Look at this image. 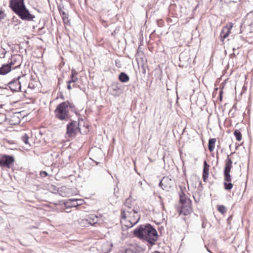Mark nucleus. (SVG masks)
<instances>
[{"instance_id": "obj_1", "label": "nucleus", "mask_w": 253, "mask_h": 253, "mask_svg": "<svg viewBox=\"0 0 253 253\" xmlns=\"http://www.w3.org/2000/svg\"><path fill=\"white\" fill-rule=\"evenodd\" d=\"M134 235L146 241L151 246L154 245L158 238L157 230L150 224L141 225L133 231Z\"/></svg>"}, {"instance_id": "obj_2", "label": "nucleus", "mask_w": 253, "mask_h": 253, "mask_svg": "<svg viewBox=\"0 0 253 253\" xmlns=\"http://www.w3.org/2000/svg\"><path fill=\"white\" fill-rule=\"evenodd\" d=\"M10 7L22 19L33 21L35 16L30 13L24 4V0H10Z\"/></svg>"}, {"instance_id": "obj_3", "label": "nucleus", "mask_w": 253, "mask_h": 253, "mask_svg": "<svg viewBox=\"0 0 253 253\" xmlns=\"http://www.w3.org/2000/svg\"><path fill=\"white\" fill-rule=\"evenodd\" d=\"M121 222L127 228H131L140 219V215L135 209H124L121 212Z\"/></svg>"}, {"instance_id": "obj_4", "label": "nucleus", "mask_w": 253, "mask_h": 253, "mask_svg": "<svg viewBox=\"0 0 253 253\" xmlns=\"http://www.w3.org/2000/svg\"><path fill=\"white\" fill-rule=\"evenodd\" d=\"M69 108L73 109L74 106L68 102H63L58 105L54 111L56 118L64 122L70 120L71 116L69 112Z\"/></svg>"}, {"instance_id": "obj_5", "label": "nucleus", "mask_w": 253, "mask_h": 253, "mask_svg": "<svg viewBox=\"0 0 253 253\" xmlns=\"http://www.w3.org/2000/svg\"><path fill=\"white\" fill-rule=\"evenodd\" d=\"M180 188V192L179 193V203L180 207L178 210L179 214H183L184 215H188L192 212V208L191 206V200L187 197L183 191V188L181 186H179Z\"/></svg>"}, {"instance_id": "obj_6", "label": "nucleus", "mask_w": 253, "mask_h": 253, "mask_svg": "<svg viewBox=\"0 0 253 253\" xmlns=\"http://www.w3.org/2000/svg\"><path fill=\"white\" fill-rule=\"evenodd\" d=\"M14 162V158L12 156L4 155L0 158V166L2 167L10 168Z\"/></svg>"}, {"instance_id": "obj_7", "label": "nucleus", "mask_w": 253, "mask_h": 253, "mask_svg": "<svg viewBox=\"0 0 253 253\" xmlns=\"http://www.w3.org/2000/svg\"><path fill=\"white\" fill-rule=\"evenodd\" d=\"M110 94L115 97L120 96L122 93V90L118 83H113L111 84L108 89Z\"/></svg>"}, {"instance_id": "obj_8", "label": "nucleus", "mask_w": 253, "mask_h": 253, "mask_svg": "<svg viewBox=\"0 0 253 253\" xmlns=\"http://www.w3.org/2000/svg\"><path fill=\"white\" fill-rule=\"evenodd\" d=\"M79 128V123L75 121H72L67 125V131L66 134L71 137L76 130Z\"/></svg>"}, {"instance_id": "obj_9", "label": "nucleus", "mask_w": 253, "mask_h": 253, "mask_svg": "<svg viewBox=\"0 0 253 253\" xmlns=\"http://www.w3.org/2000/svg\"><path fill=\"white\" fill-rule=\"evenodd\" d=\"M20 78L21 76H19L8 83V85L12 91H18L20 90L21 86L19 81Z\"/></svg>"}, {"instance_id": "obj_10", "label": "nucleus", "mask_w": 253, "mask_h": 253, "mask_svg": "<svg viewBox=\"0 0 253 253\" xmlns=\"http://www.w3.org/2000/svg\"><path fill=\"white\" fill-rule=\"evenodd\" d=\"M224 187L226 190H231L233 188L231 182V176L230 171H224Z\"/></svg>"}, {"instance_id": "obj_11", "label": "nucleus", "mask_w": 253, "mask_h": 253, "mask_svg": "<svg viewBox=\"0 0 253 253\" xmlns=\"http://www.w3.org/2000/svg\"><path fill=\"white\" fill-rule=\"evenodd\" d=\"M172 184L171 180L167 176L164 177L159 183L162 188L166 191H169L171 187Z\"/></svg>"}, {"instance_id": "obj_12", "label": "nucleus", "mask_w": 253, "mask_h": 253, "mask_svg": "<svg viewBox=\"0 0 253 253\" xmlns=\"http://www.w3.org/2000/svg\"><path fill=\"white\" fill-rule=\"evenodd\" d=\"M22 58L20 55H14L12 56L11 61L9 63L11 67L12 66L15 65L14 69L20 67L21 66L22 64Z\"/></svg>"}, {"instance_id": "obj_13", "label": "nucleus", "mask_w": 253, "mask_h": 253, "mask_svg": "<svg viewBox=\"0 0 253 253\" xmlns=\"http://www.w3.org/2000/svg\"><path fill=\"white\" fill-rule=\"evenodd\" d=\"M233 23H228L226 26L223 28L221 33H220V38L222 40L226 39L229 35L230 33V30L233 28Z\"/></svg>"}, {"instance_id": "obj_14", "label": "nucleus", "mask_w": 253, "mask_h": 253, "mask_svg": "<svg viewBox=\"0 0 253 253\" xmlns=\"http://www.w3.org/2000/svg\"><path fill=\"white\" fill-rule=\"evenodd\" d=\"M210 166L208 164L206 161L204 162V168L203 172V178L204 181H206L209 175Z\"/></svg>"}, {"instance_id": "obj_15", "label": "nucleus", "mask_w": 253, "mask_h": 253, "mask_svg": "<svg viewBox=\"0 0 253 253\" xmlns=\"http://www.w3.org/2000/svg\"><path fill=\"white\" fill-rule=\"evenodd\" d=\"M11 68L9 63L2 65L0 68V75H6L11 71Z\"/></svg>"}, {"instance_id": "obj_16", "label": "nucleus", "mask_w": 253, "mask_h": 253, "mask_svg": "<svg viewBox=\"0 0 253 253\" xmlns=\"http://www.w3.org/2000/svg\"><path fill=\"white\" fill-rule=\"evenodd\" d=\"M100 218L95 215L91 214L86 219L89 224L94 225L100 222Z\"/></svg>"}, {"instance_id": "obj_17", "label": "nucleus", "mask_w": 253, "mask_h": 253, "mask_svg": "<svg viewBox=\"0 0 253 253\" xmlns=\"http://www.w3.org/2000/svg\"><path fill=\"white\" fill-rule=\"evenodd\" d=\"M232 168V161L229 156H227V158L225 160V165L224 169V171H230L231 169Z\"/></svg>"}, {"instance_id": "obj_18", "label": "nucleus", "mask_w": 253, "mask_h": 253, "mask_svg": "<svg viewBox=\"0 0 253 253\" xmlns=\"http://www.w3.org/2000/svg\"><path fill=\"white\" fill-rule=\"evenodd\" d=\"M134 201L130 198H127L125 203V208L124 209H135L133 207Z\"/></svg>"}, {"instance_id": "obj_19", "label": "nucleus", "mask_w": 253, "mask_h": 253, "mask_svg": "<svg viewBox=\"0 0 253 253\" xmlns=\"http://www.w3.org/2000/svg\"><path fill=\"white\" fill-rule=\"evenodd\" d=\"M77 199H69L67 200L66 205L69 207H78Z\"/></svg>"}, {"instance_id": "obj_20", "label": "nucleus", "mask_w": 253, "mask_h": 253, "mask_svg": "<svg viewBox=\"0 0 253 253\" xmlns=\"http://www.w3.org/2000/svg\"><path fill=\"white\" fill-rule=\"evenodd\" d=\"M119 80L122 83H126L129 81L128 76L124 72H122L119 76Z\"/></svg>"}, {"instance_id": "obj_21", "label": "nucleus", "mask_w": 253, "mask_h": 253, "mask_svg": "<svg viewBox=\"0 0 253 253\" xmlns=\"http://www.w3.org/2000/svg\"><path fill=\"white\" fill-rule=\"evenodd\" d=\"M215 138H210L209 140L208 148L210 152H212L214 149Z\"/></svg>"}, {"instance_id": "obj_22", "label": "nucleus", "mask_w": 253, "mask_h": 253, "mask_svg": "<svg viewBox=\"0 0 253 253\" xmlns=\"http://www.w3.org/2000/svg\"><path fill=\"white\" fill-rule=\"evenodd\" d=\"M179 58L180 61H188L189 59L186 52H181L179 55Z\"/></svg>"}, {"instance_id": "obj_23", "label": "nucleus", "mask_w": 253, "mask_h": 253, "mask_svg": "<svg viewBox=\"0 0 253 253\" xmlns=\"http://www.w3.org/2000/svg\"><path fill=\"white\" fill-rule=\"evenodd\" d=\"M59 12L62 15V19L65 23H66L68 21V14L63 10L59 9Z\"/></svg>"}, {"instance_id": "obj_24", "label": "nucleus", "mask_w": 253, "mask_h": 253, "mask_svg": "<svg viewBox=\"0 0 253 253\" xmlns=\"http://www.w3.org/2000/svg\"><path fill=\"white\" fill-rule=\"evenodd\" d=\"M234 134L238 141H240L242 139V134L240 130L236 129L234 132Z\"/></svg>"}, {"instance_id": "obj_25", "label": "nucleus", "mask_w": 253, "mask_h": 253, "mask_svg": "<svg viewBox=\"0 0 253 253\" xmlns=\"http://www.w3.org/2000/svg\"><path fill=\"white\" fill-rule=\"evenodd\" d=\"M121 253H137L136 250L134 248H128L125 251L121 252Z\"/></svg>"}, {"instance_id": "obj_26", "label": "nucleus", "mask_w": 253, "mask_h": 253, "mask_svg": "<svg viewBox=\"0 0 253 253\" xmlns=\"http://www.w3.org/2000/svg\"><path fill=\"white\" fill-rule=\"evenodd\" d=\"M28 139H29V136H28V135L27 134H24L22 136V140L26 144H28Z\"/></svg>"}, {"instance_id": "obj_27", "label": "nucleus", "mask_w": 253, "mask_h": 253, "mask_svg": "<svg viewBox=\"0 0 253 253\" xmlns=\"http://www.w3.org/2000/svg\"><path fill=\"white\" fill-rule=\"evenodd\" d=\"M218 210L222 213H224L226 211L225 207L222 205H220L218 207Z\"/></svg>"}, {"instance_id": "obj_28", "label": "nucleus", "mask_w": 253, "mask_h": 253, "mask_svg": "<svg viewBox=\"0 0 253 253\" xmlns=\"http://www.w3.org/2000/svg\"><path fill=\"white\" fill-rule=\"evenodd\" d=\"M78 79L77 77L76 76H71V79L68 81V84H71V83H76V82H77Z\"/></svg>"}, {"instance_id": "obj_29", "label": "nucleus", "mask_w": 253, "mask_h": 253, "mask_svg": "<svg viewBox=\"0 0 253 253\" xmlns=\"http://www.w3.org/2000/svg\"><path fill=\"white\" fill-rule=\"evenodd\" d=\"M5 15L4 14V11L2 10H0V20L3 19Z\"/></svg>"}, {"instance_id": "obj_30", "label": "nucleus", "mask_w": 253, "mask_h": 253, "mask_svg": "<svg viewBox=\"0 0 253 253\" xmlns=\"http://www.w3.org/2000/svg\"><path fill=\"white\" fill-rule=\"evenodd\" d=\"M77 202L78 203V206H80V205H82V204H83L84 201L82 199H77Z\"/></svg>"}, {"instance_id": "obj_31", "label": "nucleus", "mask_w": 253, "mask_h": 253, "mask_svg": "<svg viewBox=\"0 0 253 253\" xmlns=\"http://www.w3.org/2000/svg\"><path fill=\"white\" fill-rule=\"evenodd\" d=\"M40 175L42 177H46L48 174L45 171H41L40 172Z\"/></svg>"}, {"instance_id": "obj_32", "label": "nucleus", "mask_w": 253, "mask_h": 253, "mask_svg": "<svg viewBox=\"0 0 253 253\" xmlns=\"http://www.w3.org/2000/svg\"><path fill=\"white\" fill-rule=\"evenodd\" d=\"M77 72L74 69L72 70V75L71 76H76L77 75Z\"/></svg>"}, {"instance_id": "obj_33", "label": "nucleus", "mask_w": 253, "mask_h": 253, "mask_svg": "<svg viewBox=\"0 0 253 253\" xmlns=\"http://www.w3.org/2000/svg\"><path fill=\"white\" fill-rule=\"evenodd\" d=\"M141 66H142V68H143V73L145 74L146 70L144 68L143 64H142V65Z\"/></svg>"}, {"instance_id": "obj_34", "label": "nucleus", "mask_w": 253, "mask_h": 253, "mask_svg": "<svg viewBox=\"0 0 253 253\" xmlns=\"http://www.w3.org/2000/svg\"><path fill=\"white\" fill-rule=\"evenodd\" d=\"M222 90H220V92H219V97H220V100H221L222 99Z\"/></svg>"}, {"instance_id": "obj_35", "label": "nucleus", "mask_w": 253, "mask_h": 253, "mask_svg": "<svg viewBox=\"0 0 253 253\" xmlns=\"http://www.w3.org/2000/svg\"><path fill=\"white\" fill-rule=\"evenodd\" d=\"M202 227L203 228H205L206 227V223L204 222H203L202 224Z\"/></svg>"}, {"instance_id": "obj_36", "label": "nucleus", "mask_w": 253, "mask_h": 253, "mask_svg": "<svg viewBox=\"0 0 253 253\" xmlns=\"http://www.w3.org/2000/svg\"><path fill=\"white\" fill-rule=\"evenodd\" d=\"M67 88L68 89H71L72 88L70 84H68L67 85Z\"/></svg>"}, {"instance_id": "obj_37", "label": "nucleus", "mask_w": 253, "mask_h": 253, "mask_svg": "<svg viewBox=\"0 0 253 253\" xmlns=\"http://www.w3.org/2000/svg\"><path fill=\"white\" fill-rule=\"evenodd\" d=\"M6 53V52L5 51V52L3 54V55H1V56H2V57L0 56V58H4V57H5V55Z\"/></svg>"}, {"instance_id": "obj_38", "label": "nucleus", "mask_w": 253, "mask_h": 253, "mask_svg": "<svg viewBox=\"0 0 253 253\" xmlns=\"http://www.w3.org/2000/svg\"><path fill=\"white\" fill-rule=\"evenodd\" d=\"M6 53V52L5 51V52L3 54V55H1V56H2V57L0 56V58H4V57H5V55Z\"/></svg>"}, {"instance_id": "obj_39", "label": "nucleus", "mask_w": 253, "mask_h": 253, "mask_svg": "<svg viewBox=\"0 0 253 253\" xmlns=\"http://www.w3.org/2000/svg\"><path fill=\"white\" fill-rule=\"evenodd\" d=\"M160 253L158 251H155L154 253Z\"/></svg>"}, {"instance_id": "obj_40", "label": "nucleus", "mask_w": 253, "mask_h": 253, "mask_svg": "<svg viewBox=\"0 0 253 253\" xmlns=\"http://www.w3.org/2000/svg\"><path fill=\"white\" fill-rule=\"evenodd\" d=\"M0 88H1V87H0Z\"/></svg>"}]
</instances>
